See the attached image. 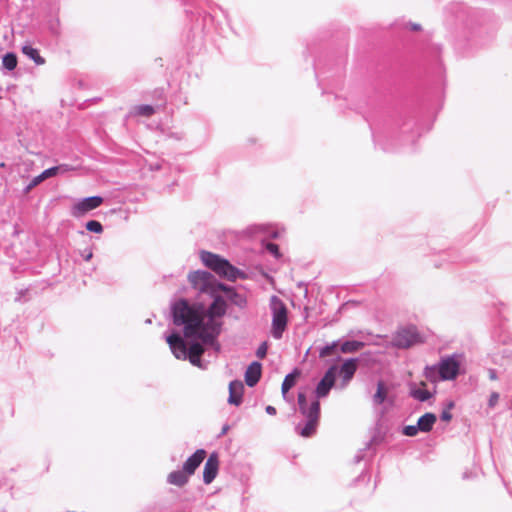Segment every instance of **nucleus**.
Here are the masks:
<instances>
[{
	"label": "nucleus",
	"mask_w": 512,
	"mask_h": 512,
	"mask_svg": "<svg viewBox=\"0 0 512 512\" xmlns=\"http://www.w3.org/2000/svg\"><path fill=\"white\" fill-rule=\"evenodd\" d=\"M211 305L204 309L202 305H190L185 300L178 301L173 307L174 323L184 325L187 338L197 337L203 342H212L220 332L218 318L226 314L227 303L217 293Z\"/></svg>",
	"instance_id": "obj_1"
},
{
	"label": "nucleus",
	"mask_w": 512,
	"mask_h": 512,
	"mask_svg": "<svg viewBox=\"0 0 512 512\" xmlns=\"http://www.w3.org/2000/svg\"><path fill=\"white\" fill-rule=\"evenodd\" d=\"M297 401L301 414L307 420L305 426L299 429L298 433L304 438L311 437L316 433L320 421V403L315 400L308 406L306 395L303 392L298 393Z\"/></svg>",
	"instance_id": "obj_2"
},
{
	"label": "nucleus",
	"mask_w": 512,
	"mask_h": 512,
	"mask_svg": "<svg viewBox=\"0 0 512 512\" xmlns=\"http://www.w3.org/2000/svg\"><path fill=\"white\" fill-rule=\"evenodd\" d=\"M188 281L193 289L210 296H215L218 291H231L230 287L219 283L216 278L207 271L198 270L189 273Z\"/></svg>",
	"instance_id": "obj_3"
},
{
	"label": "nucleus",
	"mask_w": 512,
	"mask_h": 512,
	"mask_svg": "<svg viewBox=\"0 0 512 512\" xmlns=\"http://www.w3.org/2000/svg\"><path fill=\"white\" fill-rule=\"evenodd\" d=\"M200 257L206 267L227 280L235 281L238 277L243 275V273L231 265L228 260L217 254L203 251L201 252Z\"/></svg>",
	"instance_id": "obj_4"
},
{
	"label": "nucleus",
	"mask_w": 512,
	"mask_h": 512,
	"mask_svg": "<svg viewBox=\"0 0 512 512\" xmlns=\"http://www.w3.org/2000/svg\"><path fill=\"white\" fill-rule=\"evenodd\" d=\"M271 310H272V336L276 339L282 337L283 332L287 327L288 322V311L287 307L282 300L278 297L273 296L271 298Z\"/></svg>",
	"instance_id": "obj_5"
},
{
	"label": "nucleus",
	"mask_w": 512,
	"mask_h": 512,
	"mask_svg": "<svg viewBox=\"0 0 512 512\" xmlns=\"http://www.w3.org/2000/svg\"><path fill=\"white\" fill-rule=\"evenodd\" d=\"M423 342V338L415 327L401 329L393 338V344L398 348H409Z\"/></svg>",
	"instance_id": "obj_6"
},
{
	"label": "nucleus",
	"mask_w": 512,
	"mask_h": 512,
	"mask_svg": "<svg viewBox=\"0 0 512 512\" xmlns=\"http://www.w3.org/2000/svg\"><path fill=\"white\" fill-rule=\"evenodd\" d=\"M103 198L100 196H92L84 198L75 203L71 208V214L74 217H82L88 212L98 208L103 204Z\"/></svg>",
	"instance_id": "obj_7"
},
{
	"label": "nucleus",
	"mask_w": 512,
	"mask_h": 512,
	"mask_svg": "<svg viewBox=\"0 0 512 512\" xmlns=\"http://www.w3.org/2000/svg\"><path fill=\"white\" fill-rule=\"evenodd\" d=\"M336 372H337L336 366H331L326 371L325 375L323 376V378L320 380V382L318 383V385L316 387L315 394H316L317 398H323L328 395L329 391L335 384Z\"/></svg>",
	"instance_id": "obj_8"
},
{
	"label": "nucleus",
	"mask_w": 512,
	"mask_h": 512,
	"mask_svg": "<svg viewBox=\"0 0 512 512\" xmlns=\"http://www.w3.org/2000/svg\"><path fill=\"white\" fill-rule=\"evenodd\" d=\"M459 372V363L453 358H445L439 364V376L441 380H452Z\"/></svg>",
	"instance_id": "obj_9"
},
{
	"label": "nucleus",
	"mask_w": 512,
	"mask_h": 512,
	"mask_svg": "<svg viewBox=\"0 0 512 512\" xmlns=\"http://www.w3.org/2000/svg\"><path fill=\"white\" fill-rule=\"evenodd\" d=\"M219 470V458L216 453L210 454L208 457L204 469H203V481L205 484H210L216 478Z\"/></svg>",
	"instance_id": "obj_10"
},
{
	"label": "nucleus",
	"mask_w": 512,
	"mask_h": 512,
	"mask_svg": "<svg viewBox=\"0 0 512 512\" xmlns=\"http://www.w3.org/2000/svg\"><path fill=\"white\" fill-rule=\"evenodd\" d=\"M167 343L177 359H185L187 357L186 344L178 334L169 335L167 337Z\"/></svg>",
	"instance_id": "obj_11"
},
{
	"label": "nucleus",
	"mask_w": 512,
	"mask_h": 512,
	"mask_svg": "<svg viewBox=\"0 0 512 512\" xmlns=\"http://www.w3.org/2000/svg\"><path fill=\"white\" fill-rule=\"evenodd\" d=\"M206 451L204 449H198L196 452L190 456L185 463L183 464V470L189 475H193L196 469L200 466V464L206 458Z\"/></svg>",
	"instance_id": "obj_12"
},
{
	"label": "nucleus",
	"mask_w": 512,
	"mask_h": 512,
	"mask_svg": "<svg viewBox=\"0 0 512 512\" xmlns=\"http://www.w3.org/2000/svg\"><path fill=\"white\" fill-rule=\"evenodd\" d=\"M244 385L241 381L235 380L229 384V404L239 406L242 403Z\"/></svg>",
	"instance_id": "obj_13"
},
{
	"label": "nucleus",
	"mask_w": 512,
	"mask_h": 512,
	"mask_svg": "<svg viewBox=\"0 0 512 512\" xmlns=\"http://www.w3.org/2000/svg\"><path fill=\"white\" fill-rule=\"evenodd\" d=\"M262 367L259 362H252L245 372V382L249 387L255 386L261 378Z\"/></svg>",
	"instance_id": "obj_14"
},
{
	"label": "nucleus",
	"mask_w": 512,
	"mask_h": 512,
	"mask_svg": "<svg viewBox=\"0 0 512 512\" xmlns=\"http://www.w3.org/2000/svg\"><path fill=\"white\" fill-rule=\"evenodd\" d=\"M356 370H357V360L356 359H348L342 364V366L339 370V374L342 377L344 384H347L353 378Z\"/></svg>",
	"instance_id": "obj_15"
},
{
	"label": "nucleus",
	"mask_w": 512,
	"mask_h": 512,
	"mask_svg": "<svg viewBox=\"0 0 512 512\" xmlns=\"http://www.w3.org/2000/svg\"><path fill=\"white\" fill-rule=\"evenodd\" d=\"M426 382L421 381L420 386L417 387L415 384L410 387V394L413 398L424 402L432 397V393L429 392L426 388Z\"/></svg>",
	"instance_id": "obj_16"
},
{
	"label": "nucleus",
	"mask_w": 512,
	"mask_h": 512,
	"mask_svg": "<svg viewBox=\"0 0 512 512\" xmlns=\"http://www.w3.org/2000/svg\"><path fill=\"white\" fill-rule=\"evenodd\" d=\"M189 477L190 476L182 469L169 473L167 481L172 485L182 487L188 482Z\"/></svg>",
	"instance_id": "obj_17"
},
{
	"label": "nucleus",
	"mask_w": 512,
	"mask_h": 512,
	"mask_svg": "<svg viewBox=\"0 0 512 512\" xmlns=\"http://www.w3.org/2000/svg\"><path fill=\"white\" fill-rule=\"evenodd\" d=\"M203 353L204 348L199 343L192 344L187 351L189 361L195 366H200L201 356Z\"/></svg>",
	"instance_id": "obj_18"
},
{
	"label": "nucleus",
	"mask_w": 512,
	"mask_h": 512,
	"mask_svg": "<svg viewBox=\"0 0 512 512\" xmlns=\"http://www.w3.org/2000/svg\"><path fill=\"white\" fill-rule=\"evenodd\" d=\"M436 422V416L433 413H426L418 419V428L422 432H429Z\"/></svg>",
	"instance_id": "obj_19"
},
{
	"label": "nucleus",
	"mask_w": 512,
	"mask_h": 512,
	"mask_svg": "<svg viewBox=\"0 0 512 512\" xmlns=\"http://www.w3.org/2000/svg\"><path fill=\"white\" fill-rule=\"evenodd\" d=\"M22 52L32 59L37 65H43L45 63V59L40 56L38 50L30 45H24L22 47Z\"/></svg>",
	"instance_id": "obj_20"
},
{
	"label": "nucleus",
	"mask_w": 512,
	"mask_h": 512,
	"mask_svg": "<svg viewBox=\"0 0 512 512\" xmlns=\"http://www.w3.org/2000/svg\"><path fill=\"white\" fill-rule=\"evenodd\" d=\"M299 376L300 372L298 370H295L284 378L281 387L282 393L284 395L296 384V381L299 378Z\"/></svg>",
	"instance_id": "obj_21"
},
{
	"label": "nucleus",
	"mask_w": 512,
	"mask_h": 512,
	"mask_svg": "<svg viewBox=\"0 0 512 512\" xmlns=\"http://www.w3.org/2000/svg\"><path fill=\"white\" fill-rule=\"evenodd\" d=\"M388 395V389L383 381H379L377 384V391L374 394L373 400L376 404H382Z\"/></svg>",
	"instance_id": "obj_22"
},
{
	"label": "nucleus",
	"mask_w": 512,
	"mask_h": 512,
	"mask_svg": "<svg viewBox=\"0 0 512 512\" xmlns=\"http://www.w3.org/2000/svg\"><path fill=\"white\" fill-rule=\"evenodd\" d=\"M155 113V109L151 105H138L133 108L131 114L133 116L150 117Z\"/></svg>",
	"instance_id": "obj_23"
},
{
	"label": "nucleus",
	"mask_w": 512,
	"mask_h": 512,
	"mask_svg": "<svg viewBox=\"0 0 512 512\" xmlns=\"http://www.w3.org/2000/svg\"><path fill=\"white\" fill-rule=\"evenodd\" d=\"M364 346V343L359 341H346L341 345V351L343 353H353L360 350Z\"/></svg>",
	"instance_id": "obj_24"
},
{
	"label": "nucleus",
	"mask_w": 512,
	"mask_h": 512,
	"mask_svg": "<svg viewBox=\"0 0 512 512\" xmlns=\"http://www.w3.org/2000/svg\"><path fill=\"white\" fill-rule=\"evenodd\" d=\"M424 377L431 383H436L439 379V368L436 366H427L424 369Z\"/></svg>",
	"instance_id": "obj_25"
},
{
	"label": "nucleus",
	"mask_w": 512,
	"mask_h": 512,
	"mask_svg": "<svg viewBox=\"0 0 512 512\" xmlns=\"http://www.w3.org/2000/svg\"><path fill=\"white\" fill-rule=\"evenodd\" d=\"M3 66L8 70H13L17 66V57L14 53H7L3 57Z\"/></svg>",
	"instance_id": "obj_26"
},
{
	"label": "nucleus",
	"mask_w": 512,
	"mask_h": 512,
	"mask_svg": "<svg viewBox=\"0 0 512 512\" xmlns=\"http://www.w3.org/2000/svg\"><path fill=\"white\" fill-rule=\"evenodd\" d=\"M230 298V300L237 306L243 307L246 304V300L236 293L232 288L231 291L226 292Z\"/></svg>",
	"instance_id": "obj_27"
},
{
	"label": "nucleus",
	"mask_w": 512,
	"mask_h": 512,
	"mask_svg": "<svg viewBox=\"0 0 512 512\" xmlns=\"http://www.w3.org/2000/svg\"><path fill=\"white\" fill-rule=\"evenodd\" d=\"M86 229L90 232L94 233H102L103 232V226L99 221L96 220H90L86 223Z\"/></svg>",
	"instance_id": "obj_28"
},
{
	"label": "nucleus",
	"mask_w": 512,
	"mask_h": 512,
	"mask_svg": "<svg viewBox=\"0 0 512 512\" xmlns=\"http://www.w3.org/2000/svg\"><path fill=\"white\" fill-rule=\"evenodd\" d=\"M336 347H337L336 343H333L331 345H327V346L323 347L319 353L320 357L325 358V357L332 355Z\"/></svg>",
	"instance_id": "obj_29"
},
{
	"label": "nucleus",
	"mask_w": 512,
	"mask_h": 512,
	"mask_svg": "<svg viewBox=\"0 0 512 512\" xmlns=\"http://www.w3.org/2000/svg\"><path fill=\"white\" fill-rule=\"evenodd\" d=\"M61 167L59 166H55V167H51L49 169H46L45 171H43L41 173V175L44 177V179H48L50 177H53L55 175H57L58 171L60 170Z\"/></svg>",
	"instance_id": "obj_30"
},
{
	"label": "nucleus",
	"mask_w": 512,
	"mask_h": 512,
	"mask_svg": "<svg viewBox=\"0 0 512 512\" xmlns=\"http://www.w3.org/2000/svg\"><path fill=\"white\" fill-rule=\"evenodd\" d=\"M418 431H420V429L418 428V424L417 425H409V426H406L403 430V433L406 435V436H415Z\"/></svg>",
	"instance_id": "obj_31"
},
{
	"label": "nucleus",
	"mask_w": 512,
	"mask_h": 512,
	"mask_svg": "<svg viewBox=\"0 0 512 512\" xmlns=\"http://www.w3.org/2000/svg\"><path fill=\"white\" fill-rule=\"evenodd\" d=\"M44 177L40 174L33 178V180L30 182V184L27 186V191L33 189L37 185H39L42 181H44Z\"/></svg>",
	"instance_id": "obj_32"
},
{
	"label": "nucleus",
	"mask_w": 512,
	"mask_h": 512,
	"mask_svg": "<svg viewBox=\"0 0 512 512\" xmlns=\"http://www.w3.org/2000/svg\"><path fill=\"white\" fill-rule=\"evenodd\" d=\"M266 249L271 253L273 254L275 257H279L280 256V253H279V247L277 244H274V243H268L266 245Z\"/></svg>",
	"instance_id": "obj_33"
},
{
	"label": "nucleus",
	"mask_w": 512,
	"mask_h": 512,
	"mask_svg": "<svg viewBox=\"0 0 512 512\" xmlns=\"http://www.w3.org/2000/svg\"><path fill=\"white\" fill-rule=\"evenodd\" d=\"M498 400H499V394L497 392H492L489 397V400H488L489 407L490 408L495 407L496 404L498 403Z\"/></svg>",
	"instance_id": "obj_34"
},
{
	"label": "nucleus",
	"mask_w": 512,
	"mask_h": 512,
	"mask_svg": "<svg viewBox=\"0 0 512 512\" xmlns=\"http://www.w3.org/2000/svg\"><path fill=\"white\" fill-rule=\"evenodd\" d=\"M267 349H268L267 343L266 342L262 343L257 350V356L259 358H264L266 356Z\"/></svg>",
	"instance_id": "obj_35"
},
{
	"label": "nucleus",
	"mask_w": 512,
	"mask_h": 512,
	"mask_svg": "<svg viewBox=\"0 0 512 512\" xmlns=\"http://www.w3.org/2000/svg\"><path fill=\"white\" fill-rule=\"evenodd\" d=\"M488 376H489V379L492 380V381H496L498 379L497 377V373L494 369H490L488 371Z\"/></svg>",
	"instance_id": "obj_36"
},
{
	"label": "nucleus",
	"mask_w": 512,
	"mask_h": 512,
	"mask_svg": "<svg viewBox=\"0 0 512 512\" xmlns=\"http://www.w3.org/2000/svg\"><path fill=\"white\" fill-rule=\"evenodd\" d=\"M451 414L449 412H443L441 415V419L444 421H450L451 420Z\"/></svg>",
	"instance_id": "obj_37"
},
{
	"label": "nucleus",
	"mask_w": 512,
	"mask_h": 512,
	"mask_svg": "<svg viewBox=\"0 0 512 512\" xmlns=\"http://www.w3.org/2000/svg\"><path fill=\"white\" fill-rule=\"evenodd\" d=\"M266 412L270 415H275L276 414V409L275 407L273 406H267L266 407Z\"/></svg>",
	"instance_id": "obj_38"
},
{
	"label": "nucleus",
	"mask_w": 512,
	"mask_h": 512,
	"mask_svg": "<svg viewBox=\"0 0 512 512\" xmlns=\"http://www.w3.org/2000/svg\"><path fill=\"white\" fill-rule=\"evenodd\" d=\"M411 29L413 31H420L421 30V25H419V24H412L411 25Z\"/></svg>",
	"instance_id": "obj_39"
},
{
	"label": "nucleus",
	"mask_w": 512,
	"mask_h": 512,
	"mask_svg": "<svg viewBox=\"0 0 512 512\" xmlns=\"http://www.w3.org/2000/svg\"><path fill=\"white\" fill-rule=\"evenodd\" d=\"M93 254L92 252L90 251L88 254H86V256L84 257L85 261H89L91 258H92Z\"/></svg>",
	"instance_id": "obj_40"
},
{
	"label": "nucleus",
	"mask_w": 512,
	"mask_h": 512,
	"mask_svg": "<svg viewBox=\"0 0 512 512\" xmlns=\"http://www.w3.org/2000/svg\"><path fill=\"white\" fill-rule=\"evenodd\" d=\"M228 430H229V426H228V425H225V426L222 428L221 435H224Z\"/></svg>",
	"instance_id": "obj_41"
},
{
	"label": "nucleus",
	"mask_w": 512,
	"mask_h": 512,
	"mask_svg": "<svg viewBox=\"0 0 512 512\" xmlns=\"http://www.w3.org/2000/svg\"><path fill=\"white\" fill-rule=\"evenodd\" d=\"M4 166H5V164L3 162L0 163V167H4Z\"/></svg>",
	"instance_id": "obj_42"
}]
</instances>
